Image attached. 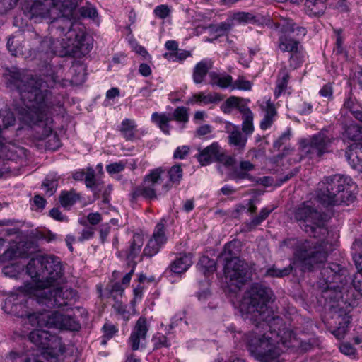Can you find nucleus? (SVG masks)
I'll use <instances>...</instances> for the list:
<instances>
[{"label":"nucleus","mask_w":362,"mask_h":362,"mask_svg":"<svg viewBox=\"0 0 362 362\" xmlns=\"http://www.w3.org/2000/svg\"><path fill=\"white\" fill-rule=\"evenodd\" d=\"M243 102V100L235 96L228 98L221 106V110L226 114L230 113L233 108H237L239 103Z\"/></svg>","instance_id":"40"},{"label":"nucleus","mask_w":362,"mask_h":362,"mask_svg":"<svg viewBox=\"0 0 362 362\" xmlns=\"http://www.w3.org/2000/svg\"><path fill=\"white\" fill-rule=\"evenodd\" d=\"M26 322L33 327L57 328L69 331H78L81 324L75 317L58 311L43 310L27 315Z\"/></svg>","instance_id":"8"},{"label":"nucleus","mask_w":362,"mask_h":362,"mask_svg":"<svg viewBox=\"0 0 362 362\" xmlns=\"http://www.w3.org/2000/svg\"><path fill=\"white\" fill-rule=\"evenodd\" d=\"M79 13L84 18H94L97 16L95 8L88 3L79 8Z\"/></svg>","instance_id":"47"},{"label":"nucleus","mask_w":362,"mask_h":362,"mask_svg":"<svg viewBox=\"0 0 362 362\" xmlns=\"http://www.w3.org/2000/svg\"><path fill=\"white\" fill-rule=\"evenodd\" d=\"M58 186V180L56 175H49L42 182V187L45 194L50 197L54 194Z\"/></svg>","instance_id":"32"},{"label":"nucleus","mask_w":362,"mask_h":362,"mask_svg":"<svg viewBox=\"0 0 362 362\" xmlns=\"http://www.w3.org/2000/svg\"><path fill=\"white\" fill-rule=\"evenodd\" d=\"M87 220L90 225L95 226L101 221L102 216H101L100 214H99L98 212L90 213L87 216Z\"/></svg>","instance_id":"59"},{"label":"nucleus","mask_w":362,"mask_h":362,"mask_svg":"<svg viewBox=\"0 0 362 362\" xmlns=\"http://www.w3.org/2000/svg\"><path fill=\"white\" fill-rule=\"evenodd\" d=\"M282 28L292 36L295 33L296 36L298 37H304L307 33L305 28L296 25L291 20L288 21L285 24L282 25Z\"/></svg>","instance_id":"33"},{"label":"nucleus","mask_w":362,"mask_h":362,"mask_svg":"<svg viewBox=\"0 0 362 362\" xmlns=\"http://www.w3.org/2000/svg\"><path fill=\"white\" fill-rule=\"evenodd\" d=\"M327 0H306L305 10L309 16H320L326 9Z\"/></svg>","instance_id":"25"},{"label":"nucleus","mask_w":362,"mask_h":362,"mask_svg":"<svg viewBox=\"0 0 362 362\" xmlns=\"http://www.w3.org/2000/svg\"><path fill=\"white\" fill-rule=\"evenodd\" d=\"M217 100H218V98L216 94L205 95L204 93H200L194 95L192 98L190 99L189 103L208 105L210 103H214Z\"/></svg>","instance_id":"35"},{"label":"nucleus","mask_w":362,"mask_h":362,"mask_svg":"<svg viewBox=\"0 0 362 362\" xmlns=\"http://www.w3.org/2000/svg\"><path fill=\"white\" fill-rule=\"evenodd\" d=\"M28 274L33 279L20 286L5 300L2 309L11 315L26 317L28 298L33 297L40 305L47 308H62L74 301L76 293L72 288L60 286L64 282L63 269L59 257L54 255L37 256L26 266Z\"/></svg>","instance_id":"2"},{"label":"nucleus","mask_w":362,"mask_h":362,"mask_svg":"<svg viewBox=\"0 0 362 362\" xmlns=\"http://www.w3.org/2000/svg\"><path fill=\"white\" fill-rule=\"evenodd\" d=\"M198 270L204 276L213 273L216 270V264L214 259L207 256H203L200 258L197 264Z\"/></svg>","instance_id":"30"},{"label":"nucleus","mask_w":362,"mask_h":362,"mask_svg":"<svg viewBox=\"0 0 362 362\" xmlns=\"http://www.w3.org/2000/svg\"><path fill=\"white\" fill-rule=\"evenodd\" d=\"M341 30H334V33L337 36L336 39V47L337 52L338 53L342 51V43H343V37H341Z\"/></svg>","instance_id":"62"},{"label":"nucleus","mask_w":362,"mask_h":362,"mask_svg":"<svg viewBox=\"0 0 362 362\" xmlns=\"http://www.w3.org/2000/svg\"><path fill=\"white\" fill-rule=\"evenodd\" d=\"M325 188L321 189L317 195L318 201L323 205L334 206L354 200L353 191L355 186L350 177L334 175L325 177Z\"/></svg>","instance_id":"6"},{"label":"nucleus","mask_w":362,"mask_h":362,"mask_svg":"<svg viewBox=\"0 0 362 362\" xmlns=\"http://www.w3.org/2000/svg\"><path fill=\"white\" fill-rule=\"evenodd\" d=\"M272 292L267 287L254 284L248 289L239 305L242 317L255 323L252 332L235 334L240 348L245 346L251 356L259 362H273L283 353V346L289 347L294 338L292 331L281 328L283 320L279 317H271L268 303Z\"/></svg>","instance_id":"1"},{"label":"nucleus","mask_w":362,"mask_h":362,"mask_svg":"<svg viewBox=\"0 0 362 362\" xmlns=\"http://www.w3.org/2000/svg\"><path fill=\"white\" fill-rule=\"evenodd\" d=\"M293 216L303 230L310 236L319 238L321 242L318 244L308 240L289 238L285 240L281 246L293 248L294 255L302 262L303 267L312 270L315 265L327 260L329 250L328 243L324 240L328 233L325 215L311 202H305L295 209Z\"/></svg>","instance_id":"5"},{"label":"nucleus","mask_w":362,"mask_h":362,"mask_svg":"<svg viewBox=\"0 0 362 362\" xmlns=\"http://www.w3.org/2000/svg\"><path fill=\"white\" fill-rule=\"evenodd\" d=\"M211 132V127L209 124L202 125L196 130V134L199 136H205Z\"/></svg>","instance_id":"64"},{"label":"nucleus","mask_w":362,"mask_h":362,"mask_svg":"<svg viewBox=\"0 0 362 362\" xmlns=\"http://www.w3.org/2000/svg\"><path fill=\"white\" fill-rule=\"evenodd\" d=\"M29 340L36 346L42 349L40 356L47 362H59L57 354L54 351L52 341H56L54 336L42 329H35L30 332ZM5 362H42L40 358L35 356L29 357L27 354H18L11 352L5 358Z\"/></svg>","instance_id":"7"},{"label":"nucleus","mask_w":362,"mask_h":362,"mask_svg":"<svg viewBox=\"0 0 362 362\" xmlns=\"http://www.w3.org/2000/svg\"><path fill=\"white\" fill-rule=\"evenodd\" d=\"M149 325L144 317H140L133 327L128 344L133 351L139 350L146 342Z\"/></svg>","instance_id":"13"},{"label":"nucleus","mask_w":362,"mask_h":362,"mask_svg":"<svg viewBox=\"0 0 362 362\" xmlns=\"http://www.w3.org/2000/svg\"><path fill=\"white\" fill-rule=\"evenodd\" d=\"M189 147L188 146H182L177 147L173 153V158L175 159H185L189 154Z\"/></svg>","instance_id":"54"},{"label":"nucleus","mask_w":362,"mask_h":362,"mask_svg":"<svg viewBox=\"0 0 362 362\" xmlns=\"http://www.w3.org/2000/svg\"><path fill=\"white\" fill-rule=\"evenodd\" d=\"M110 232V226L108 223L102 224L100 227V237L102 243H104Z\"/></svg>","instance_id":"60"},{"label":"nucleus","mask_w":362,"mask_h":362,"mask_svg":"<svg viewBox=\"0 0 362 362\" xmlns=\"http://www.w3.org/2000/svg\"><path fill=\"white\" fill-rule=\"evenodd\" d=\"M332 317L338 320L337 328L333 330L332 334L337 339H341L347 331L350 317L345 311L340 310L338 313H334Z\"/></svg>","instance_id":"20"},{"label":"nucleus","mask_w":362,"mask_h":362,"mask_svg":"<svg viewBox=\"0 0 362 362\" xmlns=\"http://www.w3.org/2000/svg\"><path fill=\"white\" fill-rule=\"evenodd\" d=\"M79 0H33L26 15L34 23H49V37L40 42L42 52L59 57L85 55L93 47L92 39L83 30L74 28Z\"/></svg>","instance_id":"3"},{"label":"nucleus","mask_w":362,"mask_h":362,"mask_svg":"<svg viewBox=\"0 0 362 362\" xmlns=\"http://www.w3.org/2000/svg\"><path fill=\"white\" fill-rule=\"evenodd\" d=\"M339 271V265L332 264L331 266L323 268V269L321 272V274L325 278L326 283H328V282L332 281V279H330L329 276H326V275L329 274V273H332V275L335 276Z\"/></svg>","instance_id":"50"},{"label":"nucleus","mask_w":362,"mask_h":362,"mask_svg":"<svg viewBox=\"0 0 362 362\" xmlns=\"http://www.w3.org/2000/svg\"><path fill=\"white\" fill-rule=\"evenodd\" d=\"M124 291V286L122 284H120L118 282H116L112 284L110 293L113 296L114 298H116L117 296H122V293Z\"/></svg>","instance_id":"57"},{"label":"nucleus","mask_w":362,"mask_h":362,"mask_svg":"<svg viewBox=\"0 0 362 362\" xmlns=\"http://www.w3.org/2000/svg\"><path fill=\"white\" fill-rule=\"evenodd\" d=\"M235 243L230 242L225 245L223 255L225 256L226 264L224 267V274L228 280L230 286H234L240 288L241 286L249 278L247 264L235 255L233 251Z\"/></svg>","instance_id":"9"},{"label":"nucleus","mask_w":362,"mask_h":362,"mask_svg":"<svg viewBox=\"0 0 362 362\" xmlns=\"http://www.w3.org/2000/svg\"><path fill=\"white\" fill-rule=\"evenodd\" d=\"M209 78L210 83L213 86L216 85L221 88H232L233 78L228 74L211 72Z\"/></svg>","instance_id":"26"},{"label":"nucleus","mask_w":362,"mask_h":362,"mask_svg":"<svg viewBox=\"0 0 362 362\" xmlns=\"http://www.w3.org/2000/svg\"><path fill=\"white\" fill-rule=\"evenodd\" d=\"M212 67L210 60L204 59L196 64L193 71V81L195 83L203 82L204 77Z\"/></svg>","instance_id":"23"},{"label":"nucleus","mask_w":362,"mask_h":362,"mask_svg":"<svg viewBox=\"0 0 362 362\" xmlns=\"http://www.w3.org/2000/svg\"><path fill=\"white\" fill-rule=\"evenodd\" d=\"M163 170L160 168H156L146 175L144 183L136 187L132 192V198L143 197L147 199L156 198V186L162 182V173Z\"/></svg>","instance_id":"12"},{"label":"nucleus","mask_w":362,"mask_h":362,"mask_svg":"<svg viewBox=\"0 0 362 362\" xmlns=\"http://www.w3.org/2000/svg\"><path fill=\"white\" fill-rule=\"evenodd\" d=\"M353 259L357 269L358 274L362 276V255L361 253L353 254Z\"/></svg>","instance_id":"61"},{"label":"nucleus","mask_w":362,"mask_h":362,"mask_svg":"<svg viewBox=\"0 0 362 362\" xmlns=\"http://www.w3.org/2000/svg\"><path fill=\"white\" fill-rule=\"evenodd\" d=\"M258 21L256 16L250 12L239 11L231 15V21L233 24L254 23Z\"/></svg>","instance_id":"28"},{"label":"nucleus","mask_w":362,"mask_h":362,"mask_svg":"<svg viewBox=\"0 0 362 362\" xmlns=\"http://www.w3.org/2000/svg\"><path fill=\"white\" fill-rule=\"evenodd\" d=\"M172 120L181 123V129L185 127V124L189 121V113L187 109L185 107H177L175 109L173 115H171Z\"/></svg>","instance_id":"34"},{"label":"nucleus","mask_w":362,"mask_h":362,"mask_svg":"<svg viewBox=\"0 0 362 362\" xmlns=\"http://www.w3.org/2000/svg\"><path fill=\"white\" fill-rule=\"evenodd\" d=\"M255 166L250 161H242L239 168H236L230 174V178L234 180L248 179L252 180V177L248 173L254 169Z\"/></svg>","instance_id":"22"},{"label":"nucleus","mask_w":362,"mask_h":362,"mask_svg":"<svg viewBox=\"0 0 362 362\" xmlns=\"http://www.w3.org/2000/svg\"><path fill=\"white\" fill-rule=\"evenodd\" d=\"M347 110L358 121H362V106L352 98H348L344 104V110Z\"/></svg>","instance_id":"29"},{"label":"nucleus","mask_w":362,"mask_h":362,"mask_svg":"<svg viewBox=\"0 0 362 362\" xmlns=\"http://www.w3.org/2000/svg\"><path fill=\"white\" fill-rule=\"evenodd\" d=\"M114 310L117 314L120 315V317L125 321L127 322L129 320L130 314L128 310L126 309V305L122 304V303L117 301L112 306Z\"/></svg>","instance_id":"48"},{"label":"nucleus","mask_w":362,"mask_h":362,"mask_svg":"<svg viewBox=\"0 0 362 362\" xmlns=\"http://www.w3.org/2000/svg\"><path fill=\"white\" fill-rule=\"evenodd\" d=\"M169 180L173 184L179 185L182 177V169L180 165H175L168 170Z\"/></svg>","instance_id":"39"},{"label":"nucleus","mask_w":362,"mask_h":362,"mask_svg":"<svg viewBox=\"0 0 362 362\" xmlns=\"http://www.w3.org/2000/svg\"><path fill=\"white\" fill-rule=\"evenodd\" d=\"M103 330L104 332L103 337H106L107 339L112 338L117 332V327L114 325L110 323H105L103 325Z\"/></svg>","instance_id":"56"},{"label":"nucleus","mask_w":362,"mask_h":362,"mask_svg":"<svg viewBox=\"0 0 362 362\" xmlns=\"http://www.w3.org/2000/svg\"><path fill=\"white\" fill-rule=\"evenodd\" d=\"M151 120L159 127L164 134H170V127L169 123L172 120L170 114L153 112L151 115Z\"/></svg>","instance_id":"24"},{"label":"nucleus","mask_w":362,"mask_h":362,"mask_svg":"<svg viewBox=\"0 0 362 362\" xmlns=\"http://www.w3.org/2000/svg\"><path fill=\"white\" fill-rule=\"evenodd\" d=\"M84 180L87 187L93 188L95 186V171L92 168H87Z\"/></svg>","instance_id":"53"},{"label":"nucleus","mask_w":362,"mask_h":362,"mask_svg":"<svg viewBox=\"0 0 362 362\" xmlns=\"http://www.w3.org/2000/svg\"><path fill=\"white\" fill-rule=\"evenodd\" d=\"M167 240L165 233V226L163 221L158 223L155 227L152 238L148 240L144 249L143 255L151 257L156 255Z\"/></svg>","instance_id":"14"},{"label":"nucleus","mask_w":362,"mask_h":362,"mask_svg":"<svg viewBox=\"0 0 362 362\" xmlns=\"http://www.w3.org/2000/svg\"><path fill=\"white\" fill-rule=\"evenodd\" d=\"M196 158L202 165H207L214 162H219L226 167H232L235 163V159L228 156L218 142H213L211 145L199 151Z\"/></svg>","instance_id":"11"},{"label":"nucleus","mask_w":362,"mask_h":362,"mask_svg":"<svg viewBox=\"0 0 362 362\" xmlns=\"http://www.w3.org/2000/svg\"><path fill=\"white\" fill-rule=\"evenodd\" d=\"M6 80L7 86L18 92L23 103V105L18 107L19 119L41 128L42 136H49L52 132V103L51 93L46 84L16 69L8 71Z\"/></svg>","instance_id":"4"},{"label":"nucleus","mask_w":362,"mask_h":362,"mask_svg":"<svg viewBox=\"0 0 362 362\" xmlns=\"http://www.w3.org/2000/svg\"><path fill=\"white\" fill-rule=\"evenodd\" d=\"M21 35V34L19 33L18 35L10 37L7 42L8 49L14 55H16L18 53V48L17 47L18 40H16L15 38H20Z\"/></svg>","instance_id":"55"},{"label":"nucleus","mask_w":362,"mask_h":362,"mask_svg":"<svg viewBox=\"0 0 362 362\" xmlns=\"http://www.w3.org/2000/svg\"><path fill=\"white\" fill-rule=\"evenodd\" d=\"M252 88V83L245 80L243 76H239L237 80L233 82L231 89H238L242 90H250Z\"/></svg>","instance_id":"45"},{"label":"nucleus","mask_w":362,"mask_h":362,"mask_svg":"<svg viewBox=\"0 0 362 362\" xmlns=\"http://www.w3.org/2000/svg\"><path fill=\"white\" fill-rule=\"evenodd\" d=\"M362 153L361 143H354L349 146V149L346 152V156L350 165L361 171L362 168V159L360 154Z\"/></svg>","instance_id":"18"},{"label":"nucleus","mask_w":362,"mask_h":362,"mask_svg":"<svg viewBox=\"0 0 362 362\" xmlns=\"http://www.w3.org/2000/svg\"><path fill=\"white\" fill-rule=\"evenodd\" d=\"M83 224L85 227L79 233L80 235L77 238V241L80 243L93 238L95 234V228L93 226H88L85 222Z\"/></svg>","instance_id":"41"},{"label":"nucleus","mask_w":362,"mask_h":362,"mask_svg":"<svg viewBox=\"0 0 362 362\" xmlns=\"http://www.w3.org/2000/svg\"><path fill=\"white\" fill-rule=\"evenodd\" d=\"M144 237L142 235L136 233L133 235L132 240L129 242V246L125 252L127 259L133 260L141 252L144 245Z\"/></svg>","instance_id":"21"},{"label":"nucleus","mask_w":362,"mask_h":362,"mask_svg":"<svg viewBox=\"0 0 362 362\" xmlns=\"http://www.w3.org/2000/svg\"><path fill=\"white\" fill-rule=\"evenodd\" d=\"M139 72L143 76L147 77L151 74L152 71L149 65L142 63L139 66Z\"/></svg>","instance_id":"63"},{"label":"nucleus","mask_w":362,"mask_h":362,"mask_svg":"<svg viewBox=\"0 0 362 362\" xmlns=\"http://www.w3.org/2000/svg\"><path fill=\"white\" fill-rule=\"evenodd\" d=\"M79 199V195L75 191H63L61 192L59 202L63 207H69Z\"/></svg>","instance_id":"31"},{"label":"nucleus","mask_w":362,"mask_h":362,"mask_svg":"<svg viewBox=\"0 0 362 362\" xmlns=\"http://www.w3.org/2000/svg\"><path fill=\"white\" fill-rule=\"evenodd\" d=\"M192 264V256L190 254H180L176 259L171 262L168 269L177 274L185 272Z\"/></svg>","instance_id":"17"},{"label":"nucleus","mask_w":362,"mask_h":362,"mask_svg":"<svg viewBox=\"0 0 362 362\" xmlns=\"http://www.w3.org/2000/svg\"><path fill=\"white\" fill-rule=\"evenodd\" d=\"M278 47L284 52L291 53V63L294 62L296 58H298L300 55V49L301 46L298 39L294 38L291 35L288 34L282 28V32L279 37Z\"/></svg>","instance_id":"15"},{"label":"nucleus","mask_w":362,"mask_h":362,"mask_svg":"<svg viewBox=\"0 0 362 362\" xmlns=\"http://www.w3.org/2000/svg\"><path fill=\"white\" fill-rule=\"evenodd\" d=\"M334 140V138L326 129H322L317 134L302 139L299 142L301 157L320 159L324 154L329 152Z\"/></svg>","instance_id":"10"},{"label":"nucleus","mask_w":362,"mask_h":362,"mask_svg":"<svg viewBox=\"0 0 362 362\" xmlns=\"http://www.w3.org/2000/svg\"><path fill=\"white\" fill-rule=\"evenodd\" d=\"M292 270L293 267L291 264H290L288 267H284L282 269H279L276 268L275 266H272L267 270L265 276L270 277L281 278L289 275Z\"/></svg>","instance_id":"38"},{"label":"nucleus","mask_w":362,"mask_h":362,"mask_svg":"<svg viewBox=\"0 0 362 362\" xmlns=\"http://www.w3.org/2000/svg\"><path fill=\"white\" fill-rule=\"evenodd\" d=\"M0 117L4 128L14 124L15 117L12 112L8 110H3L0 112Z\"/></svg>","instance_id":"44"},{"label":"nucleus","mask_w":362,"mask_h":362,"mask_svg":"<svg viewBox=\"0 0 362 362\" xmlns=\"http://www.w3.org/2000/svg\"><path fill=\"white\" fill-rule=\"evenodd\" d=\"M253 115L243 117L242 122V132L246 135H251L254 132Z\"/></svg>","instance_id":"42"},{"label":"nucleus","mask_w":362,"mask_h":362,"mask_svg":"<svg viewBox=\"0 0 362 362\" xmlns=\"http://www.w3.org/2000/svg\"><path fill=\"white\" fill-rule=\"evenodd\" d=\"M120 132L127 141H133L136 132L135 121L127 118L124 119L121 123Z\"/></svg>","instance_id":"27"},{"label":"nucleus","mask_w":362,"mask_h":362,"mask_svg":"<svg viewBox=\"0 0 362 362\" xmlns=\"http://www.w3.org/2000/svg\"><path fill=\"white\" fill-rule=\"evenodd\" d=\"M288 74L284 73L281 77L276 81V87L274 91V95L276 98H278L284 91H285L288 81Z\"/></svg>","instance_id":"46"},{"label":"nucleus","mask_w":362,"mask_h":362,"mask_svg":"<svg viewBox=\"0 0 362 362\" xmlns=\"http://www.w3.org/2000/svg\"><path fill=\"white\" fill-rule=\"evenodd\" d=\"M18 251L14 247H10L6 250L1 255H0V261L5 262L10 261L18 256Z\"/></svg>","instance_id":"52"},{"label":"nucleus","mask_w":362,"mask_h":362,"mask_svg":"<svg viewBox=\"0 0 362 362\" xmlns=\"http://www.w3.org/2000/svg\"><path fill=\"white\" fill-rule=\"evenodd\" d=\"M228 133V144L238 151H243L247 141L248 135L241 132L237 126H233V129Z\"/></svg>","instance_id":"19"},{"label":"nucleus","mask_w":362,"mask_h":362,"mask_svg":"<svg viewBox=\"0 0 362 362\" xmlns=\"http://www.w3.org/2000/svg\"><path fill=\"white\" fill-rule=\"evenodd\" d=\"M339 349L342 354L349 356H354L356 351L355 349L348 343L341 344Z\"/></svg>","instance_id":"58"},{"label":"nucleus","mask_w":362,"mask_h":362,"mask_svg":"<svg viewBox=\"0 0 362 362\" xmlns=\"http://www.w3.org/2000/svg\"><path fill=\"white\" fill-rule=\"evenodd\" d=\"M261 110L264 112V117L261 120L259 127L262 130L269 129L277 116V111L271 102L270 99L267 100L265 102L260 104Z\"/></svg>","instance_id":"16"},{"label":"nucleus","mask_w":362,"mask_h":362,"mask_svg":"<svg viewBox=\"0 0 362 362\" xmlns=\"http://www.w3.org/2000/svg\"><path fill=\"white\" fill-rule=\"evenodd\" d=\"M24 265L19 263L7 265L3 267L2 273L6 276L11 278H18V276L23 272Z\"/></svg>","instance_id":"37"},{"label":"nucleus","mask_w":362,"mask_h":362,"mask_svg":"<svg viewBox=\"0 0 362 362\" xmlns=\"http://www.w3.org/2000/svg\"><path fill=\"white\" fill-rule=\"evenodd\" d=\"M124 161L115 162L106 166V170L109 174H115L123 171L125 168Z\"/></svg>","instance_id":"49"},{"label":"nucleus","mask_w":362,"mask_h":362,"mask_svg":"<svg viewBox=\"0 0 362 362\" xmlns=\"http://www.w3.org/2000/svg\"><path fill=\"white\" fill-rule=\"evenodd\" d=\"M153 13L159 18L165 19L170 15V8L168 5L162 4L156 6Z\"/></svg>","instance_id":"51"},{"label":"nucleus","mask_w":362,"mask_h":362,"mask_svg":"<svg viewBox=\"0 0 362 362\" xmlns=\"http://www.w3.org/2000/svg\"><path fill=\"white\" fill-rule=\"evenodd\" d=\"M152 341L156 349L169 347L170 346V343L167 337L161 333L155 334Z\"/></svg>","instance_id":"43"},{"label":"nucleus","mask_w":362,"mask_h":362,"mask_svg":"<svg viewBox=\"0 0 362 362\" xmlns=\"http://www.w3.org/2000/svg\"><path fill=\"white\" fill-rule=\"evenodd\" d=\"M344 136L353 141L361 143L362 140L361 127L356 124H350L346 127Z\"/></svg>","instance_id":"36"}]
</instances>
